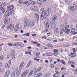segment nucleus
<instances>
[{
  "label": "nucleus",
  "instance_id": "f257e3e1",
  "mask_svg": "<svg viewBox=\"0 0 77 77\" xmlns=\"http://www.w3.org/2000/svg\"><path fill=\"white\" fill-rule=\"evenodd\" d=\"M24 22V27H23L24 29L26 28V26H27L28 27H33V25L32 24V23H31L30 20H29L28 21L27 19H25Z\"/></svg>",
  "mask_w": 77,
  "mask_h": 77
},
{
  "label": "nucleus",
  "instance_id": "f03ea898",
  "mask_svg": "<svg viewBox=\"0 0 77 77\" xmlns=\"http://www.w3.org/2000/svg\"><path fill=\"white\" fill-rule=\"evenodd\" d=\"M14 6L12 5L10 6V8L9 10H8L5 13V17H9V15H11L14 12Z\"/></svg>",
  "mask_w": 77,
  "mask_h": 77
},
{
  "label": "nucleus",
  "instance_id": "7ed1b4c3",
  "mask_svg": "<svg viewBox=\"0 0 77 77\" xmlns=\"http://www.w3.org/2000/svg\"><path fill=\"white\" fill-rule=\"evenodd\" d=\"M46 16H45V14H44V15L43 14L41 15L40 17V19L41 20H42L44 19L45 20V19H48V14H46L45 15Z\"/></svg>",
  "mask_w": 77,
  "mask_h": 77
},
{
  "label": "nucleus",
  "instance_id": "20e7f679",
  "mask_svg": "<svg viewBox=\"0 0 77 77\" xmlns=\"http://www.w3.org/2000/svg\"><path fill=\"white\" fill-rule=\"evenodd\" d=\"M40 14H45V17H46L45 15L47 14V12H46V11H45V10H44V8H41L40 11Z\"/></svg>",
  "mask_w": 77,
  "mask_h": 77
},
{
  "label": "nucleus",
  "instance_id": "39448f33",
  "mask_svg": "<svg viewBox=\"0 0 77 77\" xmlns=\"http://www.w3.org/2000/svg\"><path fill=\"white\" fill-rule=\"evenodd\" d=\"M11 61L9 60L8 62V63H6L5 64V69H9V68H10V66H11Z\"/></svg>",
  "mask_w": 77,
  "mask_h": 77
},
{
  "label": "nucleus",
  "instance_id": "423d86ee",
  "mask_svg": "<svg viewBox=\"0 0 77 77\" xmlns=\"http://www.w3.org/2000/svg\"><path fill=\"white\" fill-rule=\"evenodd\" d=\"M57 24V22L56 21H53L51 23V29H54V28L56 26Z\"/></svg>",
  "mask_w": 77,
  "mask_h": 77
},
{
  "label": "nucleus",
  "instance_id": "0eeeda50",
  "mask_svg": "<svg viewBox=\"0 0 77 77\" xmlns=\"http://www.w3.org/2000/svg\"><path fill=\"white\" fill-rule=\"evenodd\" d=\"M14 25L12 24H11L8 27L7 30H10L11 31H12L14 30Z\"/></svg>",
  "mask_w": 77,
  "mask_h": 77
},
{
  "label": "nucleus",
  "instance_id": "6e6552de",
  "mask_svg": "<svg viewBox=\"0 0 77 77\" xmlns=\"http://www.w3.org/2000/svg\"><path fill=\"white\" fill-rule=\"evenodd\" d=\"M11 55L13 56L12 57V59H14L15 57V53L14 51H11Z\"/></svg>",
  "mask_w": 77,
  "mask_h": 77
},
{
  "label": "nucleus",
  "instance_id": "1a4fd4ad",
  "mask_svg": "<svg viewBox=\"0 0 77 77\" xmlns=\"http://www.w3.org/2000/svg\"><path fill=\"white\" fill-rule=\"evenodd\" d=\"M9 21H10V19H4V21L5 24H8L9 22Z\"/></svg>",
  "mask_w": 77,
  "mask_h": 77
},
{
  "label": "nucleus",
  "instance_id": "9d476101",
  "mask_svg": "<svg viewBox=\"0 0 77 77\" xmlns=\"http://www.w3.org/2000/svg\"><path fill=\"white\" fill-rule=\"evenodd\" d=\"M33 65V62L32 61H30L28 62L26 66L27 68L29 67L30 65Z\"/></svg>",
  "mask_w": 77,
  "mask_h": 77
},
{
  "label": "nucleus",
  "instance_id": "9b49d317",
  "mask_svg": "<svg viewBox=\"0 0 77 77\" xmlns=\"http://www.w3.org/2000/svg\"><path fill=\"white\" fill-rule=\"evenodd\" d=\"M18 26H19V25L17 24L15 27L14 29V32H17L18 31V30L19 29V27H18Z\"/></svg>",
  "mask_w": 77,
  "mask_h": 77
},
{
  "label": "nucleus",
  "instance_id": "f8f14e48",
  "mask_svg": "<svg viewBox=\"0 0 77 77\" xmlns=\"http://www.w3.org/2000/svg\"><path fill=\"white\" fill-rule=\"evenodd\" d=\"M10 74V71L8 70L7 72L5 73L4 77H8L9 75Z\"/></svg>",
  "mask_w": 77,
  "mask_h": 77
},
{
  "label": "nucleus",
  "instance_id": "ddd939ff",
  "mask_svg": "<svg viewBox=\"0 0 77 77\" xmlns=\"http://www.w3.org/2000/svg\"><path fill=\"white\" fill-rule=\"evenodd\" d=\"M64 32L66 33L67 35H69L70 32V30L69 29H65Z\"/></svg>",
  "mask_w": 77,
  "mask_h": 77
},
{
  "label": "nucleus",
  "instance_id": "4468645a",
  "mask_svg": "<svg viewBox=\"0 0 77 77\" xmlns=\"http://www.w3.org/2000/svg\"><path fill=\"white\" fill-rule=\"evenodd\" d=\"M29 72V70L27 69L26 70H25V71H24L23 73V74L24 75H25V76L27 74V73Z\"/></svg>",
  "mask_w": 77,
  "mask_h": 77
},
{
  "label": "nucleus",
  "instance_id": "2eb2a0df",
  "mask_svg": "<svg viewBox=\"0 0 77 77\" xmlns=\"http://www.w3.org/2000/svg\"><path fill=\"white\" fill-rule=\"evenodd\" d=\"M75 28H72L71 29V31L70 32V33H71V34H74V32H75Z\"/></svg>",
  "mask_w": 77,
  "mask_h": 77
},
{
  "label": "nucleus",
  "instance_id": "dca6fc26",
  "mask_svg": "<svg viewBox=\"0 0 77 77\" xmlns=\"http://www.w3.org/2000/svg\"><path fill=\"white\" fill-rule=\"evenodd\" d=\"M35 15L36 16V18L38 21L39 20V15L37 14V13H35Z\"/></svg>",
  "mask_w": 77,
  "mask_h": 77
},
{
  "label": "nucleus",
  "instance_id": "f3484780",
  "mask_svg": "<svg viewBox=\"0 0 77 77\" xmlns=\"http://www.w3.org/2000/svg\"><path fill=\"white\" fill-rule=\"evenodd\" d=\"M51 8H48L46 11V12L47 13V14L48 13V14H50V12H51Z\"/></svg>",
  "mask_w": 77,
  "mask_h": 77
},
{
  "label": "nucleus",
  "instance_id": "a211bd4d",
  "mask_svg": "<svg viewBox=\"0 0 77 77\" xmlns=\"http://www.w3.org/2000/svg\"><path fill=\"white\" fill-rule=\"evenodd\" d=\"M34 72L33 70H32L28 74L29 76H31V75L33 74V73Z\"/></svg>",
  "mask_w": 77,
  "mask_h": 77
},
{
  "label": "nucleus",
  "instance_id": "6ab92c4d",
  "mask_svg": "<svg viewBox=\"0 0 77 77\" xmlns=\"http://www.w3.org/2000/svg\"><path fill=\"white\" fill-rule=\"evenodd\" d=\"M15 71H13L11 73V77H15Z\"/></svg>",
  "mask_w": 77,
  "mask_h": 77
},
{
  "label": "nucleus",
  "instance_id": "aec40b11",
  "mask_svg": "<svg viewBox=\"0 0 77 77\" xmlns=\"http://www.w3.org/2000/svg\"><path fill=\"white\" fill-rule=\"evenodd\" d=\"M24 5H26V6H29V3L27 1H25L23 3Z\"/></svg>",
  "mask_w": 77,
  "mask_h": 77
},
{
  "label": "nucleus",
  "instance_id": "412c9836",
  "mask_svg": "<svg viewBox=\"0 0 77 77\" xmlns=\"http://www.w3.org/2000/svg\"><path fill=\"white\" fill-rule=\"evenodd\" d=\"M57 19V16H54L52 18V21H55Z\"/></svg>",
  "mask_w": 77,
  "mask_h": 77
},
{
  "label": "nucleus",
  "instance_id": "4be33fe9",
  "mask_svg": "<svg viewBox=\"0 0 77 77\" xmlns=\"http://www.w3.org/2000/svg\"><path fill=\"white\" fill-rule=\"evenodd\" d=\"M49 25L50 23H49L48 22L47 23H46V29H48Z\"/></svg>",
  "mask_w": 77,
  "mask_h": 77
},
{
  "label": "nucleus",
  "instance_id": "5701e85b",
  "mask_svg": "<svg viewBox=\"0 0 77 77\" xmlns=\"http://www.w3.org/2000/svg\"><path fill=\"white\" fill-rule=\"evenodd\" d=\"M42 0H38L37 2L38 4V5H40L41 4V2H42Z\"/></svg>",
  "mask_w": 77,
  "mask_h": 77
},
{
  "label": "nucleus",
  "instance_id": "b1692460",
  "mask_svg": "<svg viewBox=\"0 0 77 77\" xmlns=\"http://www.w3.org/2000/svg\"><path fill=\"white\" fill-rule=\"evenodd\" d=\"M30 9L31 10H32V11H35V8L33 7H31L30 8Z\"/></svg>",
  "mask_w": 77,
  "mask_h": 77
},
{
  "label": "nucleus",
  "instance_id": "393cba45",
  "mask_svg": "<svg viewBox=\"0 0 77 77\" xmlns=\"http://www.w3.org/2000/svg\"><path fill=\"white\" fill-rule=\"evenodd\" d=\"M36 4V2L35 1H32L31 2L32 5H35Z\"/></svg>",
  "mask_w": 77,
  "mask_h": 77
},
{
  "label": "nucleus",
  "instance_id": "a878e982",
  "mask_svg": "<svg viewBox=\"0 0 77 77\" xmlns=\"http://www.w3.org/2000/svg\"><path fill=\"white\" fill-rule=\"evenodd\" d=\"M59 32V31H57V28H56L54 30V33H55L57 34Z\"/></svg>",
  "mask_w": 77,
  "mask_h": 77
},
{
  "label": "nucleus",
  "instance_id": "bb28decb",
  "mask_svg": "<svg viewBox=\"0 0 77 77\" xmlns=\"http://www.w3.org/2000/svg\"><path fill=\"white\" fill-rule=\"evenodd\" d=\"M68 28H69V25H68L66 26L65 28V30H67L68 29H68Z\"/></svg>",
  "mask_w": 77,
  "mask_h": 77
},
{
  "label": "nucleus",
  "instance_id": "cd10ccee",
  "mask_svg": "<svg viewBox=\"0 0 77 77\" xmlns=\"http://www.w3.org/2000/svg\"><path fill=\"white\" fill-rule=\"evenodd\" d=\"M46 47H53V46L51 45H46Z\"/></svg>",
  "mask_w": 77,
  "mask_h": 77
},
{
  "label": "nucleus",
  "instance_id": "c85d7f7f",
  "mask_svg": "<svg viewBox=\"0 0 77 77\" xmlns=\"http://www.w3.org/2000/svg\"><path fill=\"white\" fill-rule=\"evenodd\" d=\"M70 9L71 11H74V8L73 7H71L70 8Z\"/></svg>",
  "mask_w": 77,
  "mask_h": 77
},
{
  "label": "nucleus",
  "instance_id": "c756f323",
  "mask_svg": "<svg viewBox=\"0 0 77 77\" xmlns=\"http://www.w3.org/2000/svg\"><path fill=\"white\" fill-rule=\"evenodd\" d=\"M21 70L19 69L17 71V73L18 74H20V72H21Z\"/></svg>",
  "mask_w": 77,
  "mask_h": 77
},
{
  "label": "nucleus",
  "instance_id": "7c9ffc66",
  "mask_svg": "<svg viewBox=\"0 0 77 77\" xmlns=\"http://www.w3.org/2000/svg\"><path fill=\"white\" fill-rule=\"evenodd\" d=\"M20 65L22 66L23 67H24V62H22L20 64Z\"/></svg>",
  "mask_w": 77,
  "mask_h": 77
},
{
  "label": "nucleus",
  "instance_id": "2f4dec72",
  "mask_svg": "<svg viewBox=\"0 0 77 77\" xmlns=\"http://www.w3.org/2000/svg\"><path fill=\"white\" fill-rule=\"evenodd\" d=\"M38 77H41L42 76V74L41 73H40L38 74H37Z\"/></svg>",
  "mask_w": 77,
  "mask_h": 77
},
{
  "label": "nucleus",
  "instance_id": "473e14b6",
  "mask_svg": "<svg viewBox=\"0 0 77 77\" xmlns=\"http://www.w3.org/2000/svg\"><path fill=\"white\" fill-rule=\"evenodd\" d=\"M75 54V53H71L69 54V56L70 57H73V54Z\"/></svg>",
  "mask_w": 77,
  "mask_h": 77
},
{
  "label": "nucleus",
  "instance_id": "72a5a7b5",
  "mask_svg": "<svg viewBox=\"0 0 77 77\" xmlns=\"http://www.w3.org/2000/svg\"><path fill=\"white\" fill-rule=\"evenodd\" d=\"M46 54L48 56H51V54L50 53H47Z\"/></svg>",
  "mask_w": 77,
  "mask_h": 77
},
{
  "label": "nucleus",
  "instance_id": "f704fd0d",
  "mask_svg": "<svg viewBox=\"0 0 77 77\" xmlns=\"http://www.w3.org/2000/svg\"><path fill=\"white\" fill-rule=\"evenodd\" d=\"M62 63L63 64V65H66V63H65V61L63 60H61Z\"/></svg>",
  "mask_w": 77,
  "mask_h": 77
},
{
  "label": "nucleus",
  "instance_id": "c9c22d12",
  "mask_svg": "<svg viewBox=\"0 0 77 77\" xmlns=\"http://www.w3.org/2000/svg\"><path fill=\"white\" fill-rule=\"evenodd\" d=\"M63 29H62L60 30V34H61V35H62L63 34Z\"/></svg>",
  "mask_w": 77,
  "mask_h": 77
},
{
  "label": "nucleus",
  "instance_id": "e433bc0d",
  "mask_svg": "<svg viewBox=\"0 0 77 77\" xmlns=\"http://www.w3.org/2000/svg\"><path fill=\"white\" fill-rule=\"evenodd\" d=\"M41 69H42V67H39L38 69H37V71H38V72H39V71H41Z\"/></svg>",
  "mask_w": 77,
  "mask_h": 77
},
{
  "label": "nucleus",
  "instance_id": "4c0bfd02",
  "mask_svg": "<svg viewBox=\"0 0 77 77\" xmlns=\"http://www.w3.org/2000/svg\"><path fill=\"white\" fill-rule=\"evenodd\" d=\"M40 54V53L37 52L36 53V56L37 57H39V55Z\"/></svg>",
  "mask_w": 77,
  "mask_h": 77
},
{
  "label": "nucleus",
  "instance_id": "58836bf2",
  "mask_svg": "<svg viewBox=\"0 0 77 77\" xmlns=\"http://www.w3.org/2000/svg\"><path fill=\"white\" fill-rule=\"evenodd\" d=\"M58 50L57 49H55L53 51L54 52V53H57V52H58Z\"/></svg>",
  "mask_w": 77,
  "mask_h": 77
},
{
  "label": "nucleus",
  "instance_id": "ea45409f",
  "mask_svg": "<svg viewBox=\"0 0 77 77\" xmlns=\"http://www.w3.org/2000/svg\"><path fill=\"white\" fill-rule=\"evenodd\" d=\"M4 58V57H3V56L2 55L0 57V59L2 60H3Z\"/></svg>",
  "mask_w": 77,
  "mask_h": 77
},
{
  "label": "nucleus",
  "instance_id": "a19ab883",
  "mask_svg": "<svg viewBox=\"0 0 77 77\" xmlns=\"http://www.w3.org/2000/svg\"><path fill=\"white\" fill-rule=\"evenodd\" d=\"M73 7L75 9H77V6L76 5H74Z\"/></svg>",
  "mask_w": 77,
  "mask_h": 77
},
{
  "label": "nucleus",
  "instance_id": "79ce46f5",
  "mask_svg": "<svg viewBox=\"0 0 77 77\" xmlns=\"http://www.w3.org/2000/svg\"><path fill=\"white\" fill-rule=\"evenodd\" d=\"M23 68H24L23 67V66H21V65H20L19 68L21 70V69H23Z\"/></svg>",
  "mask_w": 77,
  "mask_h": 77
},
{
  "label": "nucleus",
  "instance_id": "37998d69",
  "mask_svg": "<svg viewBox=\"0 0 77 77\" xmlns=\"http://www.w3.org/2000/svg\"><path fill=\"white\" fill-rule=\"evenodd\" d=\"M5 10H6V8H4L2 9V13H3V14H4V13H5Z\"/></svg>",
  "mask_w": 77,
  "mask_h": 77
},
{
  "label": "nucleus",
  "instance_id": "c03bdc74",
  "mask_svg": "<svg viewBox=\"0 0 77 77\" xmlns=\"http://www.w3.org/2000/svg\"><path fill=\"white\" fill-rule=\"evenodd\" d=\"M8 45L9 46H13L14 45H12V44L10 43H8Z\"/></svg>",
  "mask_w": 77,
  "mask_h": 77
},
{
  "label": "nucleus",
  "instance_id": "a18cd8bd",
  "mask_svg": "<svg viewBox=\"0 0 77 77\" xmlns=\"http://www.w3.org/2000/svg\"><path fill=\"white\" fill-rule=\"evenodd\" d=\"M54 56H57L58 55V54H57V52H55V53H54Z\"/></svg>",
  "mask_w": 77,
  "mask_h": 77
},
{
  "label": "nucleus",
  "instance_id": "49530a36",
  "mask_svg": "<svg viewBox=\"0 0 77 77\" xmlns=\"http://www.w3.org/2000/svg\"><path fill=\"white\" fill-rule=\"evenodd\" d=\"M72 61H69L68 62V64H69L70 65H72Z\"/></svg>",
  "mask_w": 77,
  "mask_h": 77
},
{
  "label": "nucleus",
  "instance_id": "de8ad7c7",
  "mask_svg": "<svg viewBox=\"0 0 77 77\" xmlns=\"http://www.w3.org/2000/svg\"><path fill=\"white\" fill-rule=\"evenodd\" d=\"M19 3H20V4H21V3H23V1H22V0H20L19 1Z\"/></svg>",
  "mask_w": 77,
  "mask_h": 77
},
{
  "label": "nucleus",
  "instance_id": "09e8293b",
  "mask_svg": "<svg viewBox=\"0 0 77 77\" xmlns=\"http://www.w3.org/2000/svg\"><path fill=\"white\" fill-rule=\"evenodd\" d=\"M20 47H23L24 45L23 44H22L20 43Z\"/></svg>",
  "mask_w": 77,
  "mask_h": 77
},
{
  "label": "nucleus",
  "instance_id": "8fccbe9b",
  "mask_svg": "<svg viewBox=\"0 0 77 77\" xmlns=\"http://www.w3.org/2000/svg\"><path fill=\"white\" fill-rule=\"evenodd\" d=\"M26 77V76L24 75V74H23V73L21 74V77Z\"/></svg>",
  "mask_w": 77,
  "mask_h": 77
},
{
  "label": "nucleus",
  "instance_id": "3c124183",
  "mask_svg": "<svg viewBox=\"0 0 77 77\" xmlns=\"http://www.w3.org/2000/svg\"><path fill=\"white\" fill-rule=\"evenodd\" d=\"M21 44L20 42H17L16 43V44H17V45H18L20 46V44Z\"/></svg>",
  "mask_w": 77,
  "mask_h": 77
},
{
  "label": "nucleus",
  "instance_id": "603ef678",
  "mask_svg": "<svg viewBox=\"0 0 77 77\" xmlns=\"http://www.w3.org/2000/svg\"><path fill=\"white\" fill-rule=\"evenodd\" d=\"M34 71L35 72H38V69H35Z\"/></svg>",
  "mask_w": 77,
  "mask_h": 77
},
{
  "label": "nucleus",
  "instance_id": "864d4df0",
  "mask_svg": "<svg viewBox=\"0 0 77 77\" xmlns=\"http://www.w3.org/2000/svg\"><path fill=\"white\" fill-rule=\"evenodd\" d=\"M57 60L58 62H60V61H61V60H60L59 59H57Z\"/></svg>",
  "mask_w": 77,
  "mask_h": 77
},
{
  "label": "nucleus",
  "instance_id": "5fc2aeb1",
  "mask_svg": "<svg viewBox=\"0 0 77 77\" xmlns=\"http://www.w3.org/2000/svg\"><path fill=\"white\" fill-rule=\"evenodd\" d=\"M51 68H53V67H54V65L53 64H51Z\"/></svg>",
  "mask_w": 77,
  "mask_h": 77
},
{
  "label": "nucleus",
  "instance_id": "6e6d98bb",
  "mask_svg": "<svg viewBox=\"0 0 77 77\" xmlns=\"http://www.w3.org/2000/svg\"><path fill=\"white\" fill-rule=\"evenodd\" d=\"M71 67H72L73 68H75V66L73 65H71Z\"/></svg>",
  "mask_w": 77,
  "mask_h": 77
},
{
  "label": "nucleus",
  "instance_id": "4d7b16f0",
  "mask_svg": "<svg viewBox=\"0 0 77 77\" xmlns=\"http://www.w3.org/2000/svg\"><path fill=\"white\" fill-rule=\"evenodd\" d=\"M47 39V37H46L45 36H44L42 38V39Z\"/></svg>",
  "mask_w": 77,
  "mask_h": 77
},
{
  "label": "nucleus",
  "instance_id": "13d9d810",
  "mask_svg": "<svg viewBox=\"0 0 77 77\" xmlns=\"http://www.w3.org/2000/svg\"><path fill=\"white\" fill-rule=\"evenodd\" d=\"M34 59L35 60H37V61H39V60L38 59H36L35 58H34Z\"/></svg>",
  "mask_w": 77,
  "mask_h": 77
},
{
  "label": "nucleus",
  "instance_id": "bf43d9fd",
  "mask_svg": "<svg viewBox=\"0 0 77 77\" xmlns=\"http://www.w3.org/2000/svg\"><path fill=\"white\" fill-rule=\"evenodd\" d=\"M65 69H64V67H62L61 68V71H62V70H64Z\"/></svg>",
  "mask_w": 77,
  "mask_h": 77
},
{
  "label": "nucleus",
  "instance_id": "052dcab7",
  "mask_svg": "<svg viewBox=\"0 0 77 77\" xmlns=\"http://www.w3.org/2000/svg\"><path fill=\"white\" fill-rule=\"evenodd\" d=\"M75 48H74L72 49L73 52H75Z\"/></svg>",
  "mask_w": 77,
  "mask_h": 77
},
{
  "label": "nucleus",
  "instance_id": "680f3d73",
  "mask_svg": "<svg viewBox=\"0 0 77 77\" xmlns=\"http://www.w3.org/2000/svg\"><path fill=\"white\" fill-rule=\"evenodd\" d=\"M45 62L46 63H48V61L47 60H45Z\"/></svg>",
  "mask_w": 77,
  "mask_h": 77
},
{
  "label": "nucleus",
  "instance_id": "e2e57ef3",
  "mask_svg": "<svg viewBox=\"0 0 77 77\" xmlns=\"http://www.w3.org/2000/svg\"><path fill=\"white\" fill-rule=\"evenodd\" d=\"M56 73L57 75H59V72L58 71L56 72Z\"/></svg>",
  "mask_w": 77,
  "mask_h": 77
},
{
  "label": "nucleus",
  "instance_id": "0e129e2a",
  "mask_svg": "<svg viewBox=\"0 0 77 77\" xmlns=\"http://www.w3.org/2000/svg\"><path fill=\"white\" fill-rule=\"evenodd\" d=\"M37 45L38 47H41V45H40V44H37Z\"/></svg>",
  "mask_w": 77,
  "mask_h": 77
},
{
  "label": "nucleus",
  "instance_id": "69168bd1",
  "mask_svg": "<svg viewBox=\"0 0 77 77\" xmlns=\"http://www.w3.org/2000/svg\"><path fill=\"white\" fill-rule=\"evenodd\" d=\"M2 6V5H1L0 6V9H1V10H2V9H3V7H1V6Z\"/></svg>",
  "mask_w": 77,
  "mask_h": 77
},
{
  "label": "nucleus",
  "instance_id": "338daca9",
  "mask_svg": "<svg viewBox=\"0 0 77 77\" xmlns=\"http://www.w3.org/2000/svg\"><path fill=\"white\" fill-rule=\"evenodd\" d=\"M74 45H77V42H74L73 43Z\"/></svg>",
  "mask_w": 77,
  "mask_h": 77
},
{
  "label": "nucleus",
  "instance_id": "774afa93",
  "mask_svg": "<svg viewBox=\"0 0 77 77\" xmlns=\"http://www.w3.org/2000/svg\"><path fill=\"white\" fill-rule=\"evenodd\" d=\"M63 74H64V75H66V73L64 72H63Z\"/></svg>",
  "mask_w": 77,
  "mask_h": 77
}]
</instances>
